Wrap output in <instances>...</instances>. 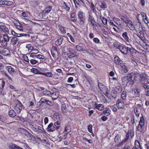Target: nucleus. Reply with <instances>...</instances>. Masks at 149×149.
<instances>
[{"instance_id": "338daca9", "label": "nucleus", "mask_w": 149, "mask_h": 149, "mask_svg": "<svg viewBox=\"0 0 149 149\" xmlns=\"http://www.w3.org/2000/svg\"><path fill=\"white\" fill-rule=\"evenodd\" d=\"M116 89L119 92H121L123 91V88L121 86H119L117 87Z\"/></svg>"}, {"instance_id": "f257e3e1", "label": "nucleus", "mask_w": 149, "mask_h": 149, "mask_svg": "<svg viewBox=\"0 0 149 149\" xmlns=\"http://www.w3.org/2000/svg\"><path fill=\"white\" fill-rule=\"evenodd\" d=\"M121 53L123 54L126 55L129 52H133V50L130 48L126 47L124 45H119L117 47Z\"/></svg>"}, {"instance_id": "c03bdc74", "label": "nucleus", "mask_w": 149, "mask_h": 149, "mask_svg": "<svg viewBox=\"0 0 149 149\" xmlns=\"http://www.w3.org/2000/svg\"><path fill=\"white\" fill-rule=\"evenodd\" d=\"M30 57H32V58L35 59H36L38 57L37 55H36L35 54L31 53L30 54Z\"/></svg>"}, {"instance_id": "58836bf2", "label": "nucleus", "mask_w": 149, "mask_h": 149, "mask_svg": "<svg viewBox=\"0 0 149 149\" xmlns=\"http://www.w3.org/2000/svg\"><path fill=\"white\" fill-rule=\"evenodd\" d=\"M100 19L102 21V22L104 24L106 25L107 24V19L104 17H101Z\"/></svg>"}, {"instance_id": "4c0bfd02", "label": "nucleus", "mask_w": 149, "mask_h": 149, "mask_svg": "<svg viewBox=\"0 0 149 149\" xmlns=\"http://www.w3.org/2000/svg\"><path fill=\"white\" fill-rule=\"evenodd\" d=\"M43 93L44 95H49L51 94V92L49 91L46 90L43 92Z\"/></svg>"}, {"instance_id": "ea45409f", "label": "nucleus", "mask_w": 149, "mask_h": 149, "mask_svg": "<svg viewBox=\"0 0 149 149\" xmlns=\"http://www.w3.org/2000/svg\"><path fill=\"white\" fill-rule=\"evenodd\" d=\"M134 26H135L134 25L132 22L130 25V26H128V27L130 30H134L135 29Z\"/></svg>"}, {"instance_id": "412c9836", "label": "nucleus", "mask_w": 149, "mask_h": 149, "mask_svg": "<svg viewBox=\"0 0 149 149\" xmlns=\"http://www.w3.org/2000/svg\"><path fill=\"white\" fill-rule=\"evenodd\" d=\"M140 90L136 88H134L132 89V93H134L136 95H139L140 93Z\"/></svg>"}, {"instance_id": "4be33fe9", "label": "nucleus", "mask_w": 149, "mask_h": 149, "mask_svg": "<svg viewBox=\"0 0 149 149\" xmlns=\"http://www.w3.org/2000/svg\"><path fill=\"white\" fill-rule=\"evenodd\" d=\"M63 40V38L62 37L58 38L55 42L56 44L57 45H60L62 43Z\"/></svg>"}, {"instance_id": "1a4fd4ad", "label": "nucleus", "mask_w": 149, "mask_h": 149, "mask_svg": "<svg viewBox=\"0 0 149 149\" xmlns=\"http://www.w3.org/2000/svg\"><path fill=\"white\" fill-rule=\"evenodd\" d=\"M126 77H127L128 82H131V84H134V83L135 78L132 75L131 73L129 74L127 76H126Z\"/></svg>"}, {"instance_id": "37998d69", "label": "nucleus", "mask_w": 149, "mask_h": 149, "mask_svg": "<svg viewBox=\"0 0 149 149\" xmlns=\"http://www.w3.org/2000/svg\"><path fill=\"white\" fill-rule=\"evenodd\" d=\"M17 29L20 31H23V27L22 24H19V25H16Z\"/></svg>"}, {"instance_id": "bb28decb", "label": "nucleus", "mask_w": 149, "mask_h": 149, "mask_svg": "<svg viewBox=\"0 0 149 149\" xmlns=\"http://www.w3.org/2000/svg\"><path fill=\"white\" fill-rule=\"evenodd\" d=\"M131 73L132 75L134 77V78L140 77L141 76L140 74L137 72H133Z\"/></svg>"}, {"instance_id": "393cba45", "label": "nucleus", "mask_w": 149, "mask_h": 149, "mask_svg": "<svg viewBox=\"0 0 149 149\" xmlns=\"http://www.w3.org/2000/svg\"><path fill=\"white\" fill-rule=\"evenodd\" d=\"M70 19L73 22H75L77 19V18L76 16V14L74 12H72L71 15Z\"/></svg>"}, {"instance_id": "603ef678", "label": "nucleus", "mask_w": 149, "mask_h": 149, "mask_svg": "<svg viewBox=\"0 0 149 149\" xmlns=\"http://www.w3.org/2000/svg\"><path fill=\"white\" fill-rule=\"evenodd\" d=\"M102 33L105 35L107 36L108 35V33L107 31L105 30L104 28L102 29Z\"/></svg>"}, {"instance_id": "f704fd0d", "label": "nucleus", "mask_w": 149, "mask_h": 149, "mask_svg": "<svg viewBox=\"0 0 149 149\" xmlns=\"http://www.w3.org/2000/svg\"><path fill=\"white\" fill-rule=\"evenodd\" d=\"M63 7L66 10H70V8L68 4L67 3H66L65 2L64 3Z\"/></svg>"}, {"instance_id": "9d476101", "label": "nucleus", "mask_w": 149, "mask_h": 149, "mask_svg": "<svg viewBox=\"0 0 149 149\" xmlns=\"http://www.w3.org/2000/svg\"><path fill=\"white\" fill-rule=\"evenodd\" d=\"M88 21L90 22L93 26H95L96 25V22H95L93 17L90 15L88 16Z\"/></svg>"}, {"instance_id": "72a5a7b5", "label": "nucleus", "mask_w": 149, "mask_h": 149, "mask_svg": "<svg viewBox=\"0 0 149 149\" xmlns=\"http://www.w3.org/2000/svg\"><path fill=\"white\" fill-rule=\"evenodd\" d=\"M111 94L112 97L115 98L117 96V93L116 91L114 90L112 91Z\"/></svg>"}, {"instance_id": "69168bd1", "label": "nucleus", "mask_w": 149, "mask_h": 149, "mask_svg": "<svg viewBox=\"0 0 149 149\" xmlns=\"http://www.w3.org/2000/svg\"><path fill=\"white\" fill-rule=\"evenodd\" d=\"M60 124V122L57 121V122H55L54 124V127L55 128L57 127L58 126H59Z\"/></svg>"}, {"instance_id": "4d7b16f0", "label": "nucleus", "mask_w": 149, "mask_h": 149, "mask_svg": "<svg viewBox=\"0 0 149 149\" xmlns=\"http://www.w3.org/2000/svg\"><path fill=\"white\" fill-rule=\"evenodd\" d=\"M129 132L128 131L127 133L126 134V138L124 139L125 141H126L128 139L129 137Z\"/></svg>"}, {"instance_id": "39448f33", "label": "nucleus", "mask_w": 149, "mask_h": 149, "mask_svg": "<svg viewBox=\"0 0 149 149\" xmlns=\"http://www.w3.org/2000/svg\"><path fill=\"white\" fill-rule=\"evenodd\" d=\"M122 68V70L124 73H127L129 69V67L127 64L125 63H123L121 65Z\"/></svg>"}, {"instance_id": "5fc2aeb1", "label": "nucleus", "mask_w": 149, "mask_h": 149, "mask_svg": "<svg viewBox=\"0 0 149 149\" xmlns=\"http://www.w3.org/2000/svg\"><path fill=\"white\" fill-rule=\"evenodd\" d=\"M36 128L37 129L36 130H35V132H38L39 131V132H40L41 131H42V128L39 126H38L36 125Z\"/></svg>"}, {"instance_id": "0e129e2a", "label": "nucleus", "mask_w": 149, "mask_h": 149, "mask_svg": "<svg viewBox=\"0 0 149 149\" xmlns=\"http://www.w3.org/2000/svg\"><path fill=\"white\" fill-rule=\"evenodd\" d=\"M93 41L96 43H98L100 42L99 40L97 38H94L93 39Z\"/></svg>"}, {"instance_id": "473e14b6", "label": "nucleus", "mask_w": 149, "mask_h": 149, "mask_svg": "<svg viewBox=\"0 0 149 149\" xmlns=\"http://www.w3.org/2000/svg\"><path fill=\"white\" fill-rule=\"evenodd\" d=\"M26 48L28 49L29 51H33V47L32 46V45L30 44H27L26 46Z\"/></svg>"}, {"instance_id": "dca6fc26", "label": "nucleus", "mask_w": 149, "mask_h": 149, "mask_svg": "<svg viewBox=\"0 0 149 149\" xmlns=\"http://www.w3.org/2000/svg\"><path fill=\"white\" fill-rule=\"evenodd\" d=\"M39 102L41 104H42L43 103H46L47 104L49 105H50L51 103V101H50L48 100L43 98L41 99Z\"/></svg>"}, {"instance_id": "f3484780", "label": "nucleus", "mask_w": 149, "mask_h": 149, "mask_svg": "<svg viewBox=\"0 0 149 149\" xmlns=\"http://www.w3.org/2000/svg\"><path fill=\"white\" fill-rule=\"evenodd\" d=\"M135 29L137 32H140L142 30V26L140 24H136L134 26Z\"/></svg>"}, {"instance_id": "09e8293b", "label": "nucleus", "mask_w": 149, "mask_h": 149, "mask_svg": "<svg viewBox=\"0 0 149 149\" xmlns=\"http://www.w3.org/2000/svg\"><path fill=\"white\" fill-rule=\"evenodd\" d=\"M71 131V129L70 127L68 126H67L65 127L64 131L65 132H67L69 133Z\"/></svg>"}, {"instance_id": "a211bd4d", "label": "nucleus", "mask_w": 149, "mask_h": 149, "mask_svg": "<svg viewBox=\"0 0 149 149\" xmlns=\"http://www.w3.org/2000/svg\"><path fill=\"white\" fill-rule=\"evenodd\" d=\"M121 80L123 84L124 85L127 86L129 82L126 76L122 77Z\"/></svg>"}, {"instance_id": "052dcab7", "label": "nucleus", "mask_w": 149, "mask_h": 149, "mask_svg": "<svg viewBox=\"0 0 149 149\" xmlns=\"http://www.w3.org/2000/svg\"><path fill=\"white\" fill-rule=\"evenodd\" d=\"M104 86H105L103 85L102 83H98V86L100 90H101V89L103 87H104Z\"/></svg>"}, {"instance_id": "3c124183", "label": "nucleus", "mask_w": 149, "mask_h": 149, "mask_svg": "<svg viewBox=\"0 0 149 149\" xmlns=\"http://www.w3.org/2000/svg\"><path fill=\"white\" fill-rule=\"evenodd\" d=\"M74 3L75 4L76 8H78L77 6H79L81 3L79 1V0H76V1L74 2Z\"/></svg>"}, {"instance_id": "6e6d98bb", "label": "nucleus", "mask_w": 149, "mask_h": 149, "mask_svg": "<svg viewBox=\"0 0 149 149\" xmlns=\"http://www.w3.org/2000/svg\"><path fill=\"white\" fill-rule=\"evenodd\" d=\"M53 117L57 120L59 118V115L56 113H55L54 114Z\"/></svg>"}, {"instance_id": "ddd939ff", "label": "nucleus", "mask_w": 149, "mask_h": 149, "mask_svg": "<svg viewBox=\"0 0 149 149\" xmlns=\"http://www.w3.org/2000/svg\"><path fill=\"white\" fill-rule=\"evenodd\" d=\"M141 15L143 20L146 23L148 24V21L146 14L143 12H141Z\"/></svg>"}, {"instance_id": "4468645a", "label": "nucleus", "mask_w": 149, "mask_h": 149, "mask_svg": "<svg viewBox=\"0 0 149 149\" xmlns=\"http://www.w3.org/2000/svg\"><path fill=\"white\" fill-rule=\"evenodd\" d=\"M123 37L126 40L127 42L130 43L131 40L130 39L128 36V33L126 32H124L122 34Z\"/></svg>"}, {"instance_id": "a878e982", "label": "nucleus", "mask_w": 149, "mask_h": 149, "mask_svg": "<svg viewBox=\"0 0 149 149\" xmlns=\"http://www.w3.org/2000/svg\"><path fill=\"white\" fill-rule=\"evenodd\" d=\"M18 40V39L17 37H13L11 40V44L12 45H15L17 44Z\"/></svg>"}, {"instance_id": "c9c22d12", "label": "nucleus", "mask_w": 149, "mask_h": 149, "mask_svg": "<svg viewBox=\"0 0 149 149\" xmlns=\"http://www.w3.org/2000/svg\"><path fill=\"white\" fill-rule=\"evenodd\" d=\"M44 75L47 77H51L53 76V74L51 72H47L45 73Z\"/></svg>"}, {"instance_id": "2f4dec72", "label": "nucleus", "mask_w": 149, "mask_h": 149, "mask_svg": "<svg viewBox=\"0 0 149 149\" xmlns=\"http://www.w3.org/2000/svg\"><path fill=\"white\" fill-rule=\"evenodd\" d=\"M10 37L7 34L3 35V40L6 42H8L9 41Z\"/></svg>"}, {"instance_id": "5701e85b", "label": "nucleus", "mask_w": 149, "mask_h": 149, "mask_svg": "<svg viewBox=\"0 0 149 149\" xmlns=\"http://www.w3.org/2000/svg\"><path fill=\"white\" fill-rule=\"evenodd\" d=\"M9 116L11 117H14L16 116V112L12 109L10 110L8 112Z\"/></svg>"}, {"instance_id": "49530a36", "label": "nucleus", "mask_w": 149, "mask_h": 149, "mask_svg": "<svg viewBox=\"0 0 149 149\" xmlns=\"http://www.w3.org/2000/svg\"><path fill=\"white\" fill-rule=\"evenodd\" d=\"M132 22L131 21L127 19H126L125 20V23L128 27L130 26V25Z\"/></svg>"}, {"instance_id": "a19ab883", "label": "nucleus", "mask_w": 149, "mask_h": 149, "mask_svg": "<svg viewBox=\"0 0 149 149\" xmlns=\"http://www.w3.org/2000/svg\"><path fill=\"white\" fill-rule=\"evenodd\" d=\"M93 126L91 124H89L88 126V129L89 132L91 133H93L92 132Z\"/></svg>"}, {"instance_id": "b1692460", "label": "nucleus", "mask_w": 149, "mask_h": 149, "mask_svg": "<svg viewBox=\"0 0 149 149\" xmlns=\"http://www.w3.org/2000/svg\"><path fill=\"white\" fill-rule=\"evenodd\" d=\"M103 113L104 115L107 116H109L111 114V111L108 108H106L105 110L103 111Z\"/></svg>"}, {"instance_id": "8fccbe9b", "label": "nucleus", "mask_w": 149, "mask_h": 149, "mask_svg": "<svg viewBox=\"0 0 149 149\" xmlns=\"http://www.w3.org/2000/svg\"><path fill=\"white\" fill-rule=\"evenodd\" d=\"M6 119V117L0 115V120L4 122Z\"/></svg>"}, {"instance_id": "13d9d810", "label": "nucleus", "mask_w": 149, "mask_h": 149, "mask_svg": "<svg viewBox=\"0 0 149 149\" xmlns=\"http://www.w3.org/2000/svg\"><path fill=\"white\" fill-rule=\"evenodd\" d=\"M37 56V58L40 59H43L45 58L44 56L41 54H38Z\"/></svg>"}, {"instance_id": "0eeeda50", "label": "nucleus", "mask_w": 149, "mask_h": 149, "mask_svg": "<svg viewBox=\"0 0 149 149\" xmlns=\"http://www.w3.org/2000/svg\"><path fill=\"white\" fill-rule=\"evenodd\" d=\"M0 31L6 33L8 34L9 33V30L8 28L6 26L4 25H0Z\"/></svg>"}, {"instance_id": "f8f14e48", "label": "nucleus", "mask_w": 149, "mask_h": 149, "mask_svg": "<svg viewBox=\"0 0 149 149\" xmlns=\"http://www.w3.org/2000/svg\"><path fill=\"white\" fill-rule=\"evenodd\" d=\"M83 13L82 12H79L78 14V18L79 21L81 22H84V17L83 15Z\"/></svg>"}, {"instance_id": "79ce46f5", "label": "nucleus", "mask_w": 149, "mask_h": 149, "mask_svg": "<svg viewBox=\"0 0 149 149\" xmlns=\"http://www.w3.org/2000/svg\"><path fill=\"white\" fill-rule=\"evenodd\" d=\"M142 86L146 90H147V89L148 88H149V86L148 84L146 83H142Z\"/></svg>"}, {"instance_id": "cd10ccee", "label": "nucleus", "mask_w": 149, "mask_h": 149, "mask_svg": "<svg viewBox=\"0 0 149 149\" xmlns=\"http://www.w3.org/2000/svg\"><path fill=\"white\" fill-rule=\"evenodd\" d=\"M126 91H124L121 94V97L123 100H125L126 99Z\"/></svg>"}, {"instance_id": "c85d7f7f", "label": "nucleus", "mask_w": 149, "mask_h": 149, "mask_svg": "<svg viewBox=\"0 0 149 149\" xmlns=\"http://www.w3.org/2000/svg\"><path fill=\"white\" fill-rule=\"evenodd\" d=\"M135 148H141L139 142L138 140H136L135 142Z\"/></svg>"}, {"instance_id": "f03ea898", "label": "nucleus", "mask_w": 149, "mask_h": 149, "mask_svg": "<svg viewBox=\"0 0 149 149\" xmlns=\"http://www.w3.org/2000/svg\"><path fill=\"white\" fill-rule=\"evenodd\" d=\"M145 125V120L143 117L142 116L141 117L139 122V125L137 127V130L140 132H142L143 129V127Z\"/></svg>"}, {"instance_id": "de8ad7c7", "label": "nucleus", "mask_w": 149, "mask_h": 149, "mask_svg": "<svg viewBox=\"0 0 149 149\" xmlns=\"http://www.w3.org/2000/svg\"><path fill=\"white\" fill-rule=\"evenodd\" d=\"M23 58L24 60L27 63H29V60L28 59V57L26 56V55L23 56Z\"/></svg>"}, {"instance_id": "774afa93", "label": "nucleus", "mask_w": 149, "mask_h": 149, "mask_svg": "<svg viewBox=\"0 0 149 149\" xmlns=\"http://www.w3.org/2000/svg\"><path fill=\"white\" fill-rule=\"evenodd\" d=\"M111 108L112 111L114 112H116L117 111V109L116 107L113 106H112L111 107Z\"/></svg>"}, {"instance_id": "e2e57ef3", "label": "nucleus", "mask_w": 149, "mask_h": 149, "mask_svg": "<svg viewBox=\"0 0 149 149\" xmlns=\"http://www.w3.org/2000/svg\"><path fill=\"white\" fill-rule=\"evenodd\" d=\"M36 125H34L31 124L30 125V127L31 128V129L34 131H35V130L37 129L36 128Z\"/></svg>"}, {"instance_id": "2eb2a0df", "label": "nucleus", "mask_w": 149, "mask_h": 149, "mask_svg": "<svg viewBox=\"0 0 149 149\" xmlns=\"http://www.w3.org/2000/svg\"><path fill=\"white\" fill-rule=\"evenodd\" d=\"M94 107L99 111H102L104 109V108L102 104H97L96 103L95 104Z\"/></svg>"}, {"instance_id": "423d86ee", "label": "nucleus", "mask_w": 149, "mask_h": 149, "mask_svg": "<svg viewBox=\"0 0 149 149\" xmlns=\"http://www.w3.org/2000/svg\"><path fill=\"white\" fill-rule=\"evenodd\" d=\"M7 146L10 149H23L16 144L11 143H8Z\"/></svg>"}, {"instance_id": "c756f323", "label": "nucleus", "mask_w": 149, "mask_h": 149, "mask_svg": "<svg viewBox=\"0 0 149 149\" xmlns=\"http://www.w3.org/2000/svg\"><path fill=\"white\" fill-rule=\"evenodd\" d=\"M61 110L63 113H66L67 111L66 106L65 104H62L61 107Z\"/></svg>"}, {"instance_id": "7c9ffc66", "label": "nucleus", "mask_w": 149, "mask_h": 149, "mask_svg": "<svg viewBox=\"0 0 149 149\" xmlns=\"http://www.w3.org/2000/svg\"><path fill=\"white\" fill-rule=\"evenodd\" d=\"M100 8L103 9H105L107 8V6L106 3L104 2H102L100 5Z\"/></svg>"}, {"instance_id": "a18cd8bd", "label": "nucleus", "mask_w": 149, "mask_h": 149, "mask_svg": "<svg viewBox=\"0 0 149 149\" xmlns=\"http://www.w3.org/2000/svg\"><path fill=\"white\" fill-rule=\"evenodd\" d=\"M7 42H6L3 40H2L1 41L0 43L2 45L6 47L7 45Z\"/></svg>"}, {"instance_id": "680f3d73", "label": "nucleus", "mask_w": 149, "mask_h": 149, "mask_svg": "<svg viewBox=\"0 0 149 149\" xmlns=\"http://www.w3.org/2000/svg\"><path fill=\"white\" fill-rule=\"evenodd\" d=\"M67 35L68 36L70 37V39L71 41H72V42H74V38L72 37L69 33H68Z\"/></svg>"}, {"instance_id": "aec40b11", "label": "nucleus", "mask_w": 149, "mask_h": 149, "mask_svg": "<svg viewBox=\"0 0 149 149\" xmlns=\"http://www.w3.org/2000/svg\"><path fill=\"white\" fill-rule=\"evenodd\" d=\"M6 68L10 74H13L15 72V69L11 66H7Z\"/></svg>"}, {"instance_id": "6e6552de", "label": "nucleus", "mask_w": 149, "mask_h": 149, "mask_svg": "<svg viewBox=\"0 0 149 149\" xmlns=\"http://www.w3.org/2000/svg\"><path fill=\"white\" fill-rule=\"evenodd\" d=\"M100 91L108 98L110 97V96H109L110 95L109 93L108 90V88L106 86H105L104 87H103L101 89Z\"/></svg>"}, {"instance_id": "20e7f679", "label": "nucleus", "mask_w": 149, "mask_h": 149, "mask_svg": "<svg viewBox=\"0 0 149 149\" xmlns=\"http://www.w3.org/2000/svg\"><path fill=\"white\" fill-rule=\"evenodd\" d=\"M116 104L117 107L119 109H123L125 107V104L121 99L117 100Z\"/></svg>"}, {"instance_id": "6ab92c4d", "label": "nucleus", "mask_w": 149, "mask_h": 149, "mask_svg": "<svg viewBox=\"0 0 149 149\" xmlns=\"http://www.w3.org/2000/svg\"><path fill=\"white\" fill-rule=\"evenodd\" d=\"M114 59L115 62L116 64H122L123 61L118 56H116L115 57Z\"/></svg>"}, {"instance_id": "9b49d317", "label": "nucleus", "mask_w": 149, "mask_h": 149, "mask_svg": "<svg viewBox=\"0 0 149 149\" xmlns=\"http://www.w3.org/2000/svg\"><path fill=\"white\" fill-rule=\"evenodd\" d=\"M52 9V7L51 6H49L47 7L43 11L42 13L43 14L45 15L48 14L51 11Z\"/></svg>"}, {"instance_id": "e433bc0d", "label": "nucleus", "mask_w": 149, "mask_h": 149, "mask_svg": "<svg viewBox=\"0 0 149 149\" xmlns=\"http://www.w3.org/2000/svg\"><path fill=\"white\" fill-rule=\"evenodd\" d=\"M31 63L32 65H35L36 64H38L39 62L35 59H31L30 60Z\"/></svg>"}, {"instance_id": "864d4df0", "label": "nucleus", "mask_w": 149, "mask_h": 149, "mask_svg": "<svg viewBox=\"0 0 149 149\" xmlns=\"http://www.w3.org/2000/svg\"><path fill=\"white\" fill-rule=\"evenodd\" d=\"M134 112L137 116H139L140 114V112L137 110V108L134 109Z\"/></svg>"}, {"instance_id": "bf43d9fd", "label": "nucleus", "mask_w": 149, "mask_h": 149, "mask_svg": "<svg viewBox=\"0 0 149 149\" xmlns=\"http://www.w3.org/2000/svg\"><path fill=\"white\" fill-rule=\"evenodd\" d=\"M38 71L37 69L35 68H33L31 69V71L36 74H37Z\"/></svg>"}, {"instance_id": "7ed1b4c3", "label": "nucleus", "mask_w": 149, "mask_h": 149, "mask_svg": "<svg viewBox=\"0 0 149 149\" xmlns=\"http://www.w3.org/2000/svg\"><path fill=\"white\" fill-rule=\"evenodd\" d=\"M24 107L22 104L19 102L17 103L15 106V109L17 113H19L22 109H24Z\"/></svg>"}]
</instances>
